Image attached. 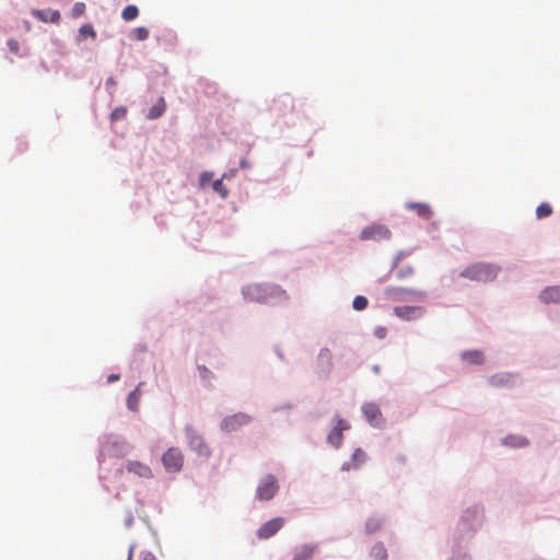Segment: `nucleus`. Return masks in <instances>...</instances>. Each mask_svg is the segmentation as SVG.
I'll list each match as a JSON object with an SVG mask.
<instances>
[{"label":"nucleus","instance_id":"obj_12","mask_svg":"<svg viewBox=\"0 0 560 560\" xmlns=\"http://www.w3.org/2000/svg\"><path fill=\"white\" fill-rule=\"evenodd\" d=\"M489 383L497 388H510L516 384V377L509 373H497L489 378Z\"/></svg>","mask_w":560,"mask_h":560},{"label":"nucleus","instance_id":"obj_14","mask_svg":"<svg viewBox=\"0 0 560 560\" xmlns=\"http://www.w3.org/2000/svg\"><path fill=\"white\" fill-rule=\"evenodd\" d=\"M418 294L419 293L413 290L399 288V287H388L385 289V295L388 299L394 300V301H404L408 296H413V295H418Z\"/></svg>","mask_w":560,"mask_h":560},{"label":"nucleus","instance_id":"obj_6","mask_svg":"<svg viewBox=\"0 0 560 560\" xmlns=\"http://www.w3.org/2000/svg\"><path fill=\"white\" fill-rule=\"evenodd\" d=\"M335 427L327 435V441L334 447L339 448L343 441V431L349 430L350 425L339 416L335 417Z\"/></svg>","mask_w":560,"mask_h":560},{"label":"nucleus","instance_id":"obj_29","mask_svg":"<svg viewBox=\"0 0 560 560\" xmlns=\"http://www.w3.org/2000/svg\"><path fill=\"white\" fill-rule=\"evenodd\" d=\"M126 115H127L126 107H124V106L116 107L110 114V120L112 121L121 120L126 117Z\"/></svg>","mask_w":560,"mask_h":560},{"label":"nucleus","instance_id":"obj_4","mask_svg":"<svg viewBox=\"0 0 560 560\" xmlns=\"http://www.w3.org/2000/svg\"><path fill=\"white\" fill-rule=\"evenodd\" d=\"M162 463L168 472H178L184 465V454L178 447H170L162 455Z\"/></svg>","mask_w":560,"mask_h":560},{"label":"nucleus","instance_id":"obj_8","mask_svg":"<svg viewBox=\"0 0 560 560\" xmlns=\"http://www.w3.org/2000/svg\"><path fill=\"white\" fill-rule=\"evenodd\" d=\"M249 422L250 417L248 415L238 412L224 418L221 423V429L225 432H233L248 424Z\"/></svg>","mask_w":560,"mask_h":560},{"label":"nucleus","instance_id":"obj_3","mask_svg":"<svg viewBox=\"0 0 560 560\" xmlns=\"http://www.w3.org/2000/svg\"><path fill=\"white\" fill-rule=\"evenodd\" d=\"M185 435L187 439L188 446L197 455L202 457L210 456V448L205 442L203 438L197 432L191 425H186Z\"/></svg>","mask_w":560,"mask_h":560},{"label":"nucleus","instance_id":"obj_21","mask_svg":"<svg viewBox=\"0 0 560 560\" xmlns=\"http://www.w3.org/2000/svg\"><path fill=\"white\" fill-rule=\"evenodd\" d=\"M166 109V104H165V101L163 97L159 98V101L156 102V104H154L149 113H148V118L149 119H156L159 117H161L164 112Z\"/></svg>","mask_w":560,"mask_h":560},{"label":"nucleus","instance_id":"obj_23","mask_svg":"<svg viewBox=\"0 0 560 560\" xmlns=\"http://www.w3.org/2000/svg\"><path fill=\"white\" fill-rule=\"evenodd\" d=\"M371 557L374 560H386L387 559V550L382 542L375 544L371 549Z\"/></svg>","mask_w":560,"mask_h":560},{"label":"nucleus","instance_id":"obj_15","mask_svg":"<svg viewBox=\"0 0 560 560\" xmlns=\"http://www.w3.org/2000/svg\"><path fill=\"white\" fill-rule=\"evenodd\" d=\"M362 411L371 424H373V425L380 424V422L382 420V413L376 404H373V402L364 404L362 406Z\"/></svg>","mask_w":560,"mask_h":560},{"label":"nucleus","instance_id":"obj_41","mask_svg":"<svg viewBox=\"0 0 560 560\" xmlns=\"http://www.w3.org/2000/svg\"><path fill=\"white\" fill-rule=\"evenodd\" d=\"M374 371L377 373L380 371L378 366H374Z\"/></svg>","mask_w":560,"mask_h":560},{"label":"nucleus","instance_id":"obj_26","mask_svg":"<svg viewBox=\"0 0 560 560\" xmlns=\"http://www.w3.org/2000/svg\"><path fill=\"white\" fill-rule=\"evenodd\" d=\"M366 530L368 533H375L377 530L381 529L382 527V520L378 518V517H370L368 521H366Z\"/></svg>","mask_w":560,"mask_h":560},{"label":"nucleus","instance_id":"obj_39","mask_svg":"<svg viewBox=\"0 0 560 560\" xmlns=\"http://www.w3.org/2000/svg\"><path fill=\"white\" fill-rule=\"evenodd\" d=\"M106 85H107V86H109V85H110V86H114V85H115V80H114L113 78H108V79L106 80Z\"/></svg>","mask_w":560,"mask_h":560},{"label":"nucleus","instance_id":"obj_11","mask_svg":"<svg viewBox=\"0 0 560 560\" xmlns=\"http://www.w3.org/2000/svg\"><path fill=\"white\" fill-rule=\"evenodd\" d=\"M394 314L404 320H415L424 314V308L421 306H396Z\"/></svg>","mask_w":560,"mask_h":560},{"label":"nucleus","instance_id":"obj_10","mask_svg":"<svg viewBox=\"0 0 560 560\" xmlns=\"http://www.w3.org/2000/svg\"><path fill=\"white\" fill-rule=\"evenodd\" d=\"M332 368V353L328 348L320 349L316 362L315 370L318 374H328Z\"/></svg>","mask_w":560,"mask_h":560},{"label":"nucleus","instance_id":"obj_13","mask_svg":"<svg viewBox=\"0 0 560 560\" xmlns=\"http://www.w3.org/2000/svg\"><path fill=\"white\" fill-rule=\"evenodd\" d=\"M126 469L128 472H132L140 478L150 479L153 477V472L150 466L138 460L127 462Z\"/></svg>","mask_w":560,"mask_h":560},{"label":"nucleus","instance_id":"obj_34","mask_svg":"<svg viewBox=\"0 0 560 560\" xmlns=\"http://www.w3.org/2000/svg\"><path fill=\"white\" fill-rule=\"evenodd\" d=\"M7 44H8V47H9L11 52H13V54H18L19 52L20 45H19L16 39L10 38Z\"/></svg>","mask_w":560,"mask_h":560},{"label":"nucleus","instance_id":"obj_33","mask_svg":"<svg viewBox=\"0 0 560 560\" xmlns=\"http://www.w3.org/2000/svg\"><path fill=\"white\" fill-rule=\"evenodd\" d=\"M137 402H138V395L136 392H132L129 394L128 396V407L131 409V410H136L137 409Z\"/></svg>","mask_w":560,"mask_h":560},{"label":"nucleus","instance_id":"obj_40","mask_svg":"<svg viewBox=\"0 0 560 560\" xmlns=\"http://www.w3.org/2000/svg\"><path fill=\"white\" fill-rule=\"evenodd\" d=\"M525 444H527L526 439H522V443H520L518 445L521 446V445H525Z\"/></svg>","mask_w":560,"mask_h":560},{"label":"nucleus","instance_id":"obj_17","mask_svg":"<svg viewBox=\"0 0 560 560\" xmlns=\"http://www.w3.org/2000/svg\"><path fill=\"white\" fill-rule=\"evenodd\" d=\"M539 299L541 302H544L546 304H550V303L560 304V287L555 285V287H548V288L544 289L539 294Z\"/></svg>","mask_w":560,"mask_h":560},{"label":"nucleus","instance_id":"obj_7","mask_svg":"<svg viewBox=\"0 0 560 560\" xmlns=\"http://www.w3.org/2000/svg\"><path fill=\"white\" fill-rule=\"evenodd\" d=\"M278 491L277 480L273 476H266L257 488V498L267 501L273 498Z\"/></svg>","mask_w":560,"mask_h":560},{"label":"nucleus","instance_id":"obj_1","mask_svg":"<svg viewBox=\"0 0 560 560\" xmlns=\"http://www.w3.org/2000/svg\"><path fill=\"white\" fill-rule=\"evenodd\" d=\"M499 272V267L486 264V262H477L466 267L462 272L460 277L467 278L472 281L478 282H488L492 281L497 278Z\"/></svg>","mask_w":560,"mask_h":560},{"label":"nucleus","instance_id":"obj_25","mask_svg":"<svg viewBox=\"0 0 560 560\" xmlns=\"http://www.w3.org/2000/svg\"><path fill=\"white\" fill-rule=\"evenodd\" d=\"M552 214V207L548 202H542L536 208L537 219H545Z\"/></svg>","mask_w":560,"mask_h":560},{"label":"nucleus","instance_id":"obj_20","mask_svg":"<svg viewBox=\"0 0 560 560\" xmlns=\"http://www.w3.org/2000/svg\"><path fill=\"white\" fill-rule=\"evenodd\" d=\"M462 359L468 364H481L483 362V353L478 350L465 351Z\"/></svg>","mask_w":560,"mask_h":560},{"label":"nucleus","instance_id":"obj_2","mask_svg":"<svg viewBox=\"0 0 560 560\" xmlns=\"http://www.w3.org/2000/svg\"><path fill=\"white\" fill-rule=\"evenodd\" d=\"M244 295L250 301L265 302L268 296L275 294L285 295L283 290L273 285L249 284L244 289Z\"/></svg>","mask_w":560,"mask_h":560},{"label":"nucleus","instance_id":"obj_38","mask_svg":"<svg viewBox=\"0 0 560 560\" xmlns=\"http://www.w3.org/2000/svg\"><path fill=\"white\" fill-rule=\"evenodd\" d=\"M133 546H131L128 550L127 557L125 560H132Z\"/></svg>","mask_w":560,"mask_h":560},{"label":"nucleus","instance_id":"obj_32","mask_svg":"<svg viewBox=\"0 0 560 560\" xmlns=\"http://www.w3.org/2000/svg\"><path fill=\"white\" fill-rule=\"evenodd\" d=\"M213 189L219 192L221 195V197L225 198L229 194V190L226 189V187L223 185L222 180L221 179H217L214 183H213Z\"/></svg>","mask_w":560,"mask_h":560},{"label":"nucleus","instance_id":"obj_36","mask_svg":"<svg viewBox=\"0 0 560 560\" xmlns=\"http://www.w3.org/2000/svg\"><path fill=\"white\" fill-rule=\"evenodd\" d=\"M141 560H158L152 552H142Z\"/></svg>","mask_w":560,"mask_h":560},{"label":"nucleus","instance_id":"obj_22","mask_svg":"<svg viewBox=\"0 0 560 560\" xmlns=\"http://www.w3.org/2000/svg\"><path fill=\"white\" fill-rule=\"evenodd\" d=\"M314 553V548L307 545L296 548L293 552V560H310Z\"/></svg>","mask_w":560,"mask_h":560},{"label":"nucleus","instance_id":"obj_27","mask_svg":"<svg viewBox=\"0 0 560 560\" xmlns=\"http://www.w3.org/2000/svg\"><path fill=\"white\" fill-rule=\"evenodd\" d=\"M80 38L91 37L94 39L96 37V32L91 24H84L79 30Z\"/></svg>","mask_w":560,"mask_h":560},{"label":"nucleus","instance_id":"obj_19","mask_svg":"<svg viewBox=\"0 0 560 560\" xmlns=\"http://www.w3.org/2000/svg\"><path fill=\"white\" fill-rule=\"evenodd\" d=\"M406 208L416 211L420 218L425 220L430 219L432 215V210L428 203L410 202L406 205Z\"/></svg>","mask_w":560,"mask_h":560},{"label":"nucleus","instance_id":"obj_5","mask_svg":"<svg viewBox=\"0 0 560 560\" xmlns=\"http://www.w3.org/2000/svg\"><path fill=\"white\" fill-rule=\"evenodd\" d=\"M390 231L387 226L383 224H371L364 228L360 234V238L362 241H386L390 238Z\"/></svg>","mask_w":560,"mask_h":560},{"label":"nucleus","instance_id":"obj_9","mask_svg":"<svg viewBox=\"0 0 560 560\" xmlns=\"http://www.w3.org/2000/svg\"><path fill=\"white\" fill-rule=\"evenodd\" d=\"M284 525V518L282 517H276L268 522H266L264 525H261L257 530V537L259 539H268L272 537L275 534H277L282 526Z\"/></svg>","mask_w":560,"mask_h":560},{"label":"nucleus","instance_id":"obj_37","mask_svg":"<svg viewBox=\"0 0 560 560\" xmlns=\"http://www.w3.org/2000/svg\"><path fill=\"white\" fill-rule=\"evenodd\" d=\"M118 380H119V375H118V374H110V375H108V377H107V381H108L109 383H113V382L118 381Z\"/></svg>","mask_w":560,"mask_h":560},{"label":"nucleus","instance_id":"obj_18","mask_svg":"<svg viewBox=\"0 0 560 560\" xmlns=\"http://www.w3.org/2000/svg\"><path fill=\"white\" fill-rule=\"evenodd\" d=\"M366 460V454L361 448H355L351 460L342 464L343 470L357 469Z\"/></svg>","mask_w":560,"mask_h":560},{"label":"nucleus","instance_id":"obj_35","mask_svg":"<svg viewBox=\"0 0 560 560\" xmlns=\"http://www.w3.org/2000/svg\"><path fill=\"white\" fill-rule=\"evenodd\" d=\"M387 335V329L383 326H378L374 330V336L378 339H384Z\"/></svg>","mask_w":560,"mask_h":560},{"label":"nucleus","instance_id":"obj_31","mask_svg":"<svg viewBox=\"0 0 560 560\" xmlns=\"http://www.w3.org/2000/svg\"><path fill=\"white\" fill-rule=\"evenodd\" d=\"M149 37L148 28L140 26L133 31V38L137 40H145Z\"/></svg>","mask_w":560,"mask_h":560},{"label":"nucleus","instance_id":"obj_28","mask_svg":"<svg viewBox=\"0 0 560 560\" xmlns=\"http://www.w3.org/2000/svg\"><path fill=\"white\" fill-rule=\"evenodd\" d=\"M368 305H369V301L363 295H357L353 299L352 306L355 311H363L368 307Z\"/></svg>","mask_w":560,"mask_h":560},{"label":"nucleus","instance_id":"obj_16","mask_svg":"<svg viewBox=\"0 0 560 560\" xmlns=\"http://www.w3.org/2000/svg\"><path fill=\"white\" fill-rule=\"evenodd\" d=\"M32 15L45 23H58L60 21V13L58 10H33Z\"/></svg>","mask_w":560,"mask_h":560},{"label":"nucleus","instance_id":"obj_30","mask_svg":"<svg viewBox=\"0 0 560 560\" xmlns=\"http://www.w3.org/2000/svg\"><path fill=\"white\" fill-rule=\"evenodd\" d=\"M85 9H86L85 3H83V2H77V3H74V5H73V8H72V10H71V16H72L73 19H78V18H80L81 15H83V14H84Z\"/></svg>","mask_w":560,"mask_h":560},{"label":"nucleus","instance_id":"obj_24","mask_svg":"<svg viewBox=\"0 0 560 560\" xmlns=\"http://www.w3.org/2000/svg\"><path fill=\"white\" fill-rule=\"evenodd\" d=\"M138 15L139 9L135 4L127 5L121 12V18L127 22L135 20Z\"/></svg>","mask_w":560,"mask_h":560}]
</instances>
